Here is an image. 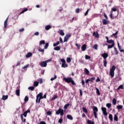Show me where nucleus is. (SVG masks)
I'll return each instance as SVG.
<instances>
[{
	"instance_id": "31",
	"label": "nucleus",
	"mask_w": 124,
	"mask_h": 124,
	"mask_svg": "<svg viewBox=\"0 0 124 124\" xmlns=\"http://www.w3.org/2000/svg\"><path fill=\"white\" fill-rule=\"evenodd\" d=\"M84 71H85L86 75H89V74H90V71H89V70H88V69H87L86 68H85Z\"/></svg>"
},
{
	"instance_id": "14",
	"label": "nucleus",
	"mask_w": 124,
	"mask_h": 124,
	"mask_svg": "<svg viewBox=\"0 0 124 124\" xmlns=\"http://www.w3.org/2000/svg\"><path fill=\"white\" fill-rule=\"evenodd\" d=\"M102 58H108V53H104L101 54Z\"/></svg>"
},
{
	"instance_id": "27",
	"label": "nucleus",
	"mask_w": 124,
	"mask_h": 124,
	"mask_svg": "<svg viewBox=\"0 0 124 124\" xmlns=\"http://www.w3.org/2000/svg\"><path fill=\"white\" fill-rule=\"evenodd\" d=\"M119 33V31H117L115 33H113L112 35H111V37L113 36H114L115 38H117V34Z\"/></svg>"
},
{
	"instance_id": "36",
	"label": "nucleus",
	"mask_w": 124,
	"mask_h": 124,
	"mask_svg": "<svg viewBox=\"0 0 124 124\" xmlns=\"http://www.w3.org/2000/svg\"><path fill=\"white\" fill-rule=\"evenodd\" d=\"M26 11H28V8L24 9L19 14V15H21V14H23V13H25Z\"/></svg>"
},
{
	"instance_id": "57",
	"label": "nucleus",
	"mask_w": 124,
	"mask_h": 124,
	"mask_svg": "<svg viewBox=\"0 0 124 124\" xmlns=\"http://www.w3.org/2000/svg\"><path fill=\"white\" fill-rule=\"evenodd\" d=\"M119 89L121 90H124V85H121L119 86Z\"/></svg>"
},
{
	"instance_id": "21",
	"label": "nucleus",
	"mask_w": 124,
	"mask_h": 124,
	"mask_svg": "<svg viewBox=\"0 0 124 124\" xmlns=\"http://www.w3.org/2000/svg\"><path fill=\"white\" fill-rule=\"evenodd\" d=\"M103 25H108V23L107 20L105 19H103Z\"/></svg>"
},
{
	"instance_id": "19",
	"label": "nucleus",
	"mask_w": 124,
	"mask_h": 124,
	"mask_svg": "<svg viewBox=\"0 0 124 124\" xmlns=\"http://www.w3.org/2000/svg\"><path fill=\"white\" fill-rule=\"evenodd\" d=\"M8 95H3L2 97V100H6V99H8Z\"/></svg>"
},
{
	"instance_id": "11",
	"label": "nucleus",
	"mask_w": 124,
	"mask_h": 124,
	"mask_svg": "<svg viewBox=\"0 0 124 124\" xmlns=\"http://www.w3.org/2000/svg\"><path fill=\"white\" fill-rule=\"evenodd\" d=\"M93 36H95L96 38H99V34H98V32L96 31L93 32Z\"/></svg>"
},
{
	"instance_id": "18",
	"label": "nucleus",
	"mask_w": 124,
	"mask_h": 124,
	"mask_svg": "<svg viewBox=\"0 0 124 124\" xmlns=\"http://www.w3.org/2000/svg\"><path fill=\"white\" fill-rule=\"evenodd\" d=\"M45 29H46V31H49V30H50V29H52V26H51V25H46L45 27Z\"/></svg>"
},
{
	"instance_id": "3",
	"label": "nucleus",
	"mask_w": 124,
	"mask_h": 124,
	"mask_svg": "<svg viewBox=\"0 0 124 124\" xmlns=\"http://www.w3.org/2000/svg\"><path fill=\"white\" fill-rule=\"evenodd\" d=\"M115 70H116V66L113 65L109 71V75L111 76V78H113V77L115 76Z\"/></svg>"
},
{
	"instance_id": "55",
	"label": "nucleus",
	"mask_w": 124,
	"mask_h": 124,
	"mask_svg": "<svg viewBox=\"0 0 124 124\" xmlns=\"http://www.w3.org/2000/svg\"><path fill=\"white\" fill-rule=\"evenodd\" d=\"M67 41H68V39H67L66 37H64L63 42H67Z\"/></svg>"
},
{
	"instance_id": "9",
	"label": "nucleus",
	"mask_w": 124,
	"mask_h": 124,
	"mask_svg": "<svg viewBox=\"0 0 124 124\" xmlns=\"http://www.w3.org/2000/svg\"><path fill=\"white\" fill-rule=\"evenodd\" d=\"M40 65L42 67H46V66H47V63L46 61H43L40 63Z\"/></svg>"
},
{
	"instance_id": "34",
	"label": "nucleus",
	"mask_w": 124,
	"mask_h": 124,
	"mask_svg": "<svg viewBox=\"0 0 124 124\" xmlns=\"http://www.w3.org/2000/svg\"><path fill=\"white\" fill-rule=\"evenodd\" d=\"M87 123L88 124H94V122H93L90 120H88Z\"/></svg>"
},
{
	"instance_id": "63",
	"label": "nucleus",
	"mask_w": 124,
	"mask_h": 124,
	"mask_svg": "<svg viewBox=\"0 0 124 124\" xmlns=\"http://www.w3.org/2000/svg\"><path fill=\"white\" fill-rule=\"evenodd\" d=\"M61 62H62V63H65V60L64 59H61Z\"/></svg>"
},
{
	"instance_id": "42",
	"label": "nucleus",
	"mask_w": 124,
	"mask_h": 124,
	"mask_svg": "<svg viewBox=\"0 0 124 124\" xmlns=\"http://www.w3.org/2000/svg\"><path fill=\"white\" fill-rule=\"evenodd\" d=\"M28 90H30L31 91H34V87L31 86L28 88Z\"/></svg>"
},
{
	"instance_id": "29",
	"label": "nucleus",
	"mask_w": 124,
	"mask_h": 124,
	"mask_svg": "<svg viewBox=\"0 0 124 124\" xmlns=\"http://www.w3.org/2000/svg\"><path fill=\"white\" fill-rule=\"evenodd\" d=\"M116 104H117V100L116 99V98L113 99L112 100L113 105H116Z\"/></svg>"
},
{
	"instance_id": "22",
	"label": "nucleus",
	"mask_w": 124,
	"mask_h": 124,
	"mask_svg": "<svg viewBox=\"0 0 124 124\" xmlns=\"http://www.w3.org/2000/svg\"><path fill=\"white\" fill-rule=\"evenodd\" d=\"M16 93L17 96H20V89H16Z\"/></svg>"
},
{
	"instance_id": "58",
	"label": "nucleus",
	"mask_w": 124,
	"mask_h": 124,
	"mask_svg": "<svg viewBox=\"0 0 124 124\" xmlns=\"http://www.w3.org/2000/svg\"><path fill=\"white\" fill-rule=\"evenodd\" d=\"M55 79H57V76L56 75L54 76V78H51V81H54V80H55Z\"/></svg>"
},
{
	"instance_id": "2",
	"label": "nucleus",
	"mask_w": 124,
	"mask_h": 124,
	"mask_svg": "<svg viewBox=\"0 0 124 124\" xmlns=\"http://www.w3.org/2000/svg\"><path fill=\"white\" fill-rule=\"evenodd\" d=\"M30 112H31V110L28 109L27 111H25L23 114H21L20 118L22 120V122H23L24 123H26V119H24V117L26 118L27 117V115H28V113H30Z\"/></svg>"
},
{
	"instance_id": "61",
	"label": "nucleus",
	"mask_w": 124,
	"mask_h": 124,
	"mask_svg": "<svg viewBox=\"0 0 124 124\" xmlns=\"http://www.w3.org/2000/svg\"><path fill=\"white\" fill-rule=\"evenodd\" d=\"M58 123H59V124H62V119H60L58 121Z\"/></svg>"
},
{
	"instance_id": "46",
	"label": "nucleus",
	"mask_w": 124,
	"mask_h": 124,
	"mask_svg": "<svg viewBox=\"0 0 124 124\" xmlns=\"http://www.w3.org/2000/svg\"><path fill=\"white\" fill-rule=\"evenodd\" d=\"M106 106L108 107V108H110L112 106V104L111 103H108L106 104Z\"/></svg>"
},
{
	"instance_id": "35",
	"label": "nucleus",
	"mask_w": 124,
	"mask_h": 124,
	"mask_svg": "<svg viewBox=\"0 0 124 124\" xmlns=\"http://www.w3.org/2000/svg\"><path fill=\"white\" fill-rule=\"evenodd\" d=\"M39 84V82L37 81H34L33 83L34 87H37L38 86V84Z\"/></svg>"
},
{
	"instance_id": "49",
	"label": "nucleus",
	"mask_w": 124,
	"mask_h": 124,
	"mask_svg": "<svg viewBox=\"0 0 124 124\" xmlns=\"http://www.w3.org/2000/svg\"><path fill=\"white\" fill-rule=\"evenodd\" d=\"M65 37H66V38L68 39L69 38L71 37V34H67L65 36Z\"/></svg>"
},
{
	"instance_id": "51",
	"label": "nucleus",
	"mask_w": 124,
	"mask_h": 124,
	"mask_svg": "<svg viewBox=\"0 0 124 124\" xmlns=\"http://www.w3.org/2000/svg\"><path fill=\"white\" fill-rule=\"evenodd\" d=\"M38 51L39 52H43V54H44V49H42L41 48H39L38 49Z\"/></svg>"
},
{
	"instance_id": "33",
	"label": "nucleus",
	"mask_w": 124,
	"mask_h": 124,
	"mask_svg": "<svg viewBox=\"0 0 124 124\" xmlns=\"http://www.w3.org/2000/svg\"><path fill=\"white\" fill-rule=\"evenodd\" d=\"M69 105H70V103H68V104L65 105L64 106V109H65V110H66V109H67V108L69 107Z\"/></svg>"
},
{
	"instance_id": "7",
	"label": "nucleus",
	"mask_w": 124,
	"mask_h": 124,
	"mask_svg": "<svg viewBox=\"0 0 124 124\" xmlns=\"http://www.w3.org/2000/svg\"><path fill=\"white\" fill-rule=\"evenodd\" d=\"M61 115V116H63L64 113L63 112V109L62 108H59L56 112V115Z\"/></svg>"
},
{
	"instance_id": "32",
	"label": "nucleus",
	"mask_w": 124,
	"mask_h": 124,
	"mask_svg": "<svg viewBox=\"0 0 124 124\" xmlns=\"http://www.w3.org/2000/svg\"><path fill=\"white\" fill-rule=\"evenodd\" d=\"M67 66H68V65H67L65 63H63L62 64V67H63L64 68H65V67H67Z\"/></svg>"
},
{
	"instance_id": "26",
	"label": "nucleus",
	"mask_w": 124,
	"mask_h": 124,
	"mask_svg": "<svg viewBox=\"0 0 124 124\" xmlns=\"http://www.w3.org/2000/svg\"><path fill=\"white\" fill-rule=\"evenodd\" d=\"M66 62L68 63H70V62H71V58L70 57H67L66 59Z\"/></svg>"
},
{
	"instance_id": "41",
	"label": "nucleus",
	"mask_w": 124,
	"mask_h": 124,
	"mask_svg": "<svg viewBox=\"0 0 124 124\" xmlns=\"http://www.w3.org/2000/svg\"><path fill=\"white\" fill-rule=\"evenodd\" d=\"M56 98H58V95H54V96L51 98V100H55Z\"/></svg>"
},
{
	"instance_id": "8",
	"label": "nucleus",
	"mask_w": 124,
	"mask_h": 124,
	"mask_svg": "<svg viewBox=\"0 0 124 124\" xmlns=\"http://www.w3.org/2000/svg\"><path fill=\"white\" fill-rule=\"evenodd\" d=\"M101 110L104 116H107V115H108V113H107V108H106L102 107Z\"/></svg>"
},
{
	"instance_id": "60",
	"label": "nucleus",
	"mask_w": 124,
	"mask_h": 124,
	"mask_svg": "<svg viewBox=\"0 0 124 124\" xmlns=\"http://www.w3.org/2000/svg\"><path fill=\"white\" fill-rule=\"evenodd\" d=\"M88 13H89V9L86 11V12L84 14V16H87Z\"/></svg>"
},
{
	"instance_id": "52",
	"label": "nucleus",
	"mask_w": 124,
	"mask_h": 124,
	"mask_svg": "<svg viewBox=\"0 0 124 124\" xmlns=\"http://www.w3.org/2000/svg\"><path fill=\"white\" fill-rule=\"evenodd\" d=\"M24 101L27 102L29 101V97L27 96H26L25 98H24Z\"/></svg>"
},
{
	"instance_id": "37",
	"label": "nucleus",
	"mask_w": 124,
	"mask_h": 124,
	"mask_svg": "<svg viewBox=\"0 0 124 124\" xmlns=\"http://www.w3.org/2000/svg\"><path fill=\"white\" fill-rule=\"evenodd\" d=\"M82 110L84 113H88V109H87V108L85 107L82 108Z\"/></svg>"
},
{
	"instance_id": "48",
	"label": "nucleus",
	"mask_w": 124,
	"mask_h": 124,
	"mask_svg": "<svg viewBox=\"0 0 124 124\" xmlns=\"http://www.w3.org/2000/svg\"><path fill=\"white\" fill-rule=\"evenodd\" d=\"M60 44V41H58L56 43L53 44L54 47H56V46H58Z\"/></svg>"
},
{
	"instance_id": "53",
	"label": "nucleus",
	"mask_w": 124,
	"mask_h": 124,
	"mask_svg": "<svg viewBox=\"0 0 124 124\" xmlns=\"http://www.w3.org/2000/svg\"><path fill=\"white\" fill-rule=\"evenodd\" d=\"M29 64L25 65L24 67H23V69H26V68H28V67H29Z\"/></svg>"
},
{
	"instance_id": "44",
	"label": "nucleus",
	"mask_w": 124,
	"mask_h": 124,
	"mask_svg": "<svg viewBox=\"0 0 124 124\" xmlns=\"http://www.w3.org/2000/svg\"><path fill=\"white\" fill-rule=\"evenodd\" d=\"M103 63H104V66H105V67H107V61H103Z\"/></svg>"
},
{
	"instance_id": "56",
	"label": "nucleus",
	"mask_w": 124,
	"mask_h": 124,
	"mask_svg": "<svg viewBox=\"0 0 124 124\" xmlns=\"http://www.w3.org/2000/svg\"><path fill=\"white\" fill-rule=\"evenodd\" d=\"M76 46H77L78 49H80V47H81V46L80 45H78V44H75Z\"/></svg>"
},
{
	"instance_id": "12",
	"label": "nucleus",
	"mask_w": 124,
	"mask_h": 124,
	"mask_svg": "<svg viewBox=\"0 0 124 124\" xmlns=\"http://www.w3.org/2000/svg\"><path fill=\"white\" fill-rule=\"evenodd\" d=\"M7 22H8V17L6 19L4 23V29H6V27H7Z\"/></svg>"
},
{
	"instance_id": "64",
	"label": "nucleus",
	"mask_w": 124,
	"mask_h": 124,
	"mask_svg": "<svg viewBox=\"0 0 124 124\" xmlns=\"http://www.w3.org/2000/svg\"><path fill=\"white\" fill-rule=\"evenodd\" d=\"M40 124H46V123L44 121H41L40 122Z\"/></svg>"
},
{
	"instance_id": "38",
	"label": "nucleus",
	"mask_w": 124,
	"mask_h": 124,
	"mask_svg": "<svg viewBox=\"0 0 124 124\" xmlns=\"http://www.w3.org/2000/svg\"><path fill=\"white\" fill-rule=\"evenodd\" d=\"M123 106L122 105H118L116 107L117 109H118V110H120L121 109H123Z\"/></svg>"
},
{
	"instance_id": "62",
	"label": "nucleus",
	"mask_w": 124,
	"mask_h": 124,
	"mask_svg": "<svg viewBox=\"0 0 124 124\" xmlns=\"http://www.w3.org/2000/svg\"><path fill=\"white\" fill-rule=\"evenodd\" d=\"M76 12L77 13H80V9L78 8L76 10Z\"/></svg>"
},
{
	"instance_id": "16",
	"label": "nucleus",
	"mask_w": 124,
	"mask_h": 124,
	"mask_svg": "<svg viewBox=\"0 0 124 124\" xmlns=\"http://www.w3.org/2000/svg\"><path fill=\"white\" fill-rule=\"evenodd\" d=\"M107 43L108 44H115V41H114L113 40H108Z\"/></svg>"
},
{
	"instance_id": "20",
	"label": "nucleus",
	"mask_w": 124,
	"mask_h": 124,
	"mask_svg": "<svg viewBox=\"0 0 124 124\" xmlns=\"http://www.w3.org/2000/svg\"><path fill=\"white\" fill-rule=\"evenodd\" d=\"M67 118L68 119V120H70L71 121H72L73 120V117L71 115L68 114L67 115Z\"/></svg>"
},
{
	"instance_id": "39",
	"label": "nucleus",
	"mask_w": 124,
	"mask_h": 124,
	"mask_svg": "<svg viewBox=\"0 0 124 124\" xmlns=\"http://www.w3.org/2000/svg\"><path fill=\"white\" fill-rule=\"evenodd\" d=\"M114 120L115 122H118V116L117 115H116V114L114 115Z\"/></svg>"
},
{
	"instance_id": "45",
	"label": "nucleus",
	"mask_w": 124,
	"mask_h": 124,
	"mask_svg": "<svg viewBox=\"0 0 124 124\" xmlns=\"http://www.w3.org/2000/svg\"><path fill=\"white\" fill-rule=\"evenodd\" d=\"M96 93H97L98 95H100V92H99V89L98 88H96Z\"/></svg>"
},
{
	"instance_id": "5",
	"label": "nucleus",
	"mask_w": 124,
	"mask_h": 124,
	"mask_svg": "<svg viewBox=\"0 0 124 124\" xmlns=\"http://www.w3.org/2000/svg\"><path fill=\"white\" fill-rule=\"evenodd\" d=\"M93 113L95 119H97V112H98V108L96 107H93Z\"/></svg>"
},
{
	"instance_id": "28",
	"label": "nucleus",
	"mask_w": 124,
	"mask_h": 124,
	"mask_svg": "<svg viewBox=\"0 0 124 124\" xmlns=\"http://www.w3.org/2000/svg\"><path fill=\"white\" fill-rule=\"evenodd\" d=\"M115 46V44H111V45H108V49H111V48H113Z\"/></svg>"
},
{
	"instance_id": "15",
	"label": "nucleus",
	"mask_w": 124,
	"mask_h": 124,
	"mask_svg": "<svg viewBox=\"0 0 124 124\" xmlns=\"http://www.w3.org/2000/svg\"><path fill=\"white\" fill-rule=\"evenodd\" d=\"M58 33H59L60 35H62V36H63V35H64V32H63V31L62 30L58 31Z\"/></svg>"
},
{
	"instance_id": "10",
	"label": "nucleus",
	"mask_w": 124,
	"mask_h": 124,
	"mask_svg": "<svg viewBox=\"0 0 124 124\" xmlns=\"http://www.w3.org/2000/svg\"><path fill=\"white\" fill-rule=\"evenodd\" d=\"M117 45H118V47L119 51L121 53H124V50L123 49V48H122V46H120V44L119 43H117Z\"/></svg>"
},
{
	"instance_id": "25",
	"label": "nucleus",
	"mask_w": 124,
	"mask_h": 124,
	"mask_svg": "<svg viewBox=\"0 0 124 124\" xmlns=\"http://www.w3.org/2000/svg\"><path fill=\"white\" fill-rule=\"evenodd\" d=\"M98 47V45H97V44H94L93 45V49H94V50H97V48Z\"/></svg>"
},
{
	"instance_id": "43",
	"label": "nucleus",
	"mask_w": 124,
	"mask_h": 124,
	"mask_svg": "<svg viewBox=\"0 0 124 124\" xmlns=\"http://www.w3.org/2000/svg\"><path fill=\"white\" fill-rule=\"evenodd\" d=\"M85 60H91V56L85 55Z\"/></svg>"
},
{
	"instance_id": "6",
	"label": "nucleus",
	"mask_w": 124,
	"mask_h": 124,
	"mask_svg": "<svg viewBox=\"0 0 124 124\" xmlns=\"http://www.w3.org/2000/svg\"><path fill=\"white\" fill-rule=\"evenodd\" d=\"M117 11V9L116 8L113 7L111 8V11H110V14L109 15V17L111 19H114L115 18L113 16V12H116Z\"/></svg>"
},
{
	"instance_id": "30",
	"label": "nucleus",
	"mask_w": 124,
	"mask_h": 124,
	"mask_svg": "<svg viewBox=\"0 0 124 124\" xmlns=\"http://www.w3.org/2000/svg\"><path fill=\"white\" fill-rule=\"evenodd\" d=\"M54 50L55 51H60V50H61V47L57 46L54 48Z\"/></svg>"
},
{
	"instance_id": "50",
	"label": "nucleus",
	"mask_w": 124,
	"mask_h": 124,
	"mask_svg": "<svg viewBox=\"0 0 124 124\" xmlns=\"http://www.w3.org/2000/svg\"><path fill=\"white\" fill-rule=\"evenodd\" d=\"M48 47H49V43H46L45 45L44 49H47V48H48Z\"/></svg>"
},
{
	"instance_id": "24",
	"label": "nucleus",
	"mask_w": 124,
	"mask_h": 124,
	"mask_svg": "<svg viewBox=\"0 0 124 124\" xmlns=\"http://www.w3.org/2000/svg\"><path fill=\"white\" fill-rule=\"evenodd\" d=\"M93 80H95V77H93V78H91L90 79H88V81L89 82H92V83H93Z\"/></svg>"
},
{
	"instance_id": "54",
	"label": "nucleus",
	"mask_w": 124,
	"mask_h": 124,
	"mask_svg": "<svg viewBox=\"0 0 124 124\" xmlns=\"http://www.w3.org/2000/svg\"><path fill=\"white\" fill-rule=\"evenodd\" d=\"M47 115H48V116H51V115H52V112L48 111L46 112Z\"/></svg>"
},
{
	"instance_id": "23",
	"label": "nucleus",
	"mask_w": 124,
	"mask_h": 124,
	"mask_svg": "<svg viewBox=\"0 0 124 124\" xmlns=\"http://www.w3.org/2000/svg\"><path fill=\"white\" fill-rule=\"evenodd\" d=\"M108 119L110 120V122H113V115H112L111 114H109L108 116Z\"/></svg>"
},
{
	"instance_id": "13",
	"label": "nucleus",
	"mask_w": 124,
	"mask_h": 124,
	"mask_svg": "<svg viewBox=\"0 0 124 124\" xmlns=\"http://www.w3.org/2000/svg\"><path fill=\"white\" fill-rule=\"evenodd\" d=\"M82 51H86L87 50V45H83L81 46Z\"/></svg>"
},
{
	"instance_id": "40",
	"label": "nucleus",
	"mask_w": 124,
	"mask_h": 124,
	"mask_svg": "<svg viewBox=\"0 0 124 124\" xmlns=\"http://www.w3.org/2000/svg\"><path fill=\"white\" fill-rule=\"evenodd\" d=\"M114 52H115V55H118L119 54V51L117 49V48H116V47H114Z\"/></svg>"
},
{
	"instance_id": "4",
	"label": "nucleus",
	"mask_w": 124,
	"mask_h": 124,
	"mask_svg": "<svg viewBox=\"0 0 124 124\" xmlns=\"http://www.w3.org/2000/svg\"><path fill=\"white\" fill-rule=\"evenodd\" d=\"M43 99V94L42 93H39L36 96V103H40V100Z\"/></svg>"
},
{
	"instance_id": "47",
	"label": "nucleus",
	"mask_w": 124,
	"mask_h": 124,
	"mask_svg": "<svg viewBox=\"0 0 124 124\" xmlns=\"http://www.w3.org/2000/svg\"><path fill=\"white\" fill-rule=\"evenodd\" d=\"M42 44H45V40H42L40 42L39 46L42 45Z\"/></svg>"
},
{
	"instance_id": "1",
	"label": "nucleus",
	"mask_w": 124,
	"mask_h": 124,
	"mask_svg": "<svg viewBox=\"0 0 124 124\" xmlns=\"http://www.w3.org/2000/svg\"><path fill=\"white\" fill-rule=\"evenodd\" d=\"M63 80L65 81V82H66V83H67L68 84H69V83H71L72 85L73 86H75L76 85V83L74 80H73L72 78H71V77L64 78Z\"/></svg>"
},
{
	"instance_id": "17",
	"label": "nucleus",
	"mask_w": 124,
	"mask_h": 124,
	"mask_svg": "<svg viewBox=\"0 0 124 124\" xmlns=\"http://www.w3.org/2000/svg\"><path fill=\"white\" fill-rule=\"evenodd\" d=\"M31 56H32V53H31V52H28L26 55V58H31Z\"/></svg>"
},
{
	"instance_id": "59",
	"label": "nucleus",
	"mask_w": 124,
	"mask_h": 124,
	"mask_svg": "<svg viewBox=\"0 0 124 124\" xmlns=\"http://www.w3.org/2000/svg\"><path fill=\"white\" fill-rule=\"evenodd\" d=\"M34 35H35L36 36H38L39 35V32H36L34 33Z\"/></svg>"
}]
</instances>
